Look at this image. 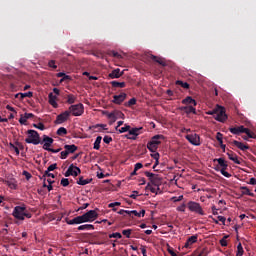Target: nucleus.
I'll return each instance as SVG.
<instances>
[{"mask_svg": "<svg viewBox=\"0 0 256 256\" xmlns=\"http://www.w3.org/2000/svg\"><path fill=\"white\" fill-rule=\"evenodd\" d=\"M232 143H233V145H235V147H237L241 151H247V149H249V146L243 144V142H239L237 140H234Z\"/></svg>", "mask_w": 256, "mask_h": 256, "instance_id": "nucleus-22", "label": "nucleus"}, {"mask_svg": "<svg viewBox=\"0 0 256 256\" xmlns=\"http://www.w3.org/2000/svg\"><path fill=\"white\" fill-rule=\"evenodd\" d=\"M218 221H220L223 225H227V218H225V216H218Z\"/></svg>", "mask_w": 256, "mask_h": 256, "instance_id": "nucleus-58", "label": "nucleus"}, {"mask_svg": "<svg viewBox=\"0 0 256 256\" xmlns=\"http://www.w3.org/2000/svg\"><path fill=\"white\" fill-rule=\"evenodd\" d=\"M74 219L76 221V225H81V223H87L85 220V216H83V215L77 216Z\"/></svg>", "mask_w": 256, "mask_h": 256, "instance_id": "nucleus-33", "label": "nucleus"}, {"mask_svg": "<svg viewBox=\"0 0 256 256\" xmlns=\"http://www.w3.org/2000/svg\"><path fill=\"white\" fill-rule=\"evenodd\" d=\"M216 139H217L219 145H222V143H223V134L221 132H218L216 134Z\"/></svg>", "mask_w": 256, "mask_h": 256, "instance_id": "nucleus-48", "label": "nucleus"}, {"mask_svg": "<svg viewBox=\"0 0 256 256\" xmlns=\"http://www.w3.org/2000/svg\"><path fill=\"white\" fill-rule=\"evenodd\" d=\"M226 171H227V168H221L220 173H221V175H223L224 177H227V179H229V177H231V174Z\"/></svg>", "mask_w": 256, "mask_h": 256, "instance_id": "nucleus-47", "label": "nucleus"}, {"mask_svg": "<svg viewBox=\"0 0 256 256\" xmlns=\"http://www.w3.org/2000/svg\"><path fill=\"white\" fill-rule=\"evenodd\" d=\"M123 235L119 232L109 234V239H122Z\"/></svg>", "mask_w": 256, "mask_h": 256, "instance_id": "nucleus-36", "label": "nucleus"}, {"mask_svg": "<svg viewBox=\"0 0 256 256\" xmlns=\"http://www.w3.org/2000/svg\"><path fill=\"white\" fill-rule=\"evenodd\" d=\"M110 85H112V87H118L119 89H125V87L127 86L125 82L118 81H111Z\"/></svg>", "mask_w": 256, "mask_h": 256, "instance_id": "nucleus-27", "label": "nucleus"}, {"mask_svg": "<svg viewBox=\"0 0 256 256\" xmlns=\"http://www.w3.org/2000/svg\"><path fill=\"white\" fill-rule=\"evenodd\" d=\"M147 149H149L151 151V153H155V151H157L158 146H156L153 142H148L147 143Z\"/></svg>", "mask_w": 256, "mask_h": 256, "instance_id": "nucleus-31", "label": "nucleus"}, {"mask_svg": "<svg viewBox=\"0 0 256 256\" xmlns=\"http://www.w3.org/2000/svg\"><path fill=\"white\" fill-rule=\"evenodd\" d=\"M197 239H198L197 235H193V236L189 237L184 245L185 249H189V247H191V245H193L194 243H197Z\"/></svg>", "mask_w": 256, "mask_h": 256, "instance_id": "nucleus-19", "label": "nucleus"}, {"mask_svg": "<svg viewBox=\"0 0 256 256\" xmlns=\"http://www.w3.org/2000/svg\"><path fill=\"white\" fill-rule=\"evenodd\" d=\"M46 177H51L52 179H55V174L51 173V171L46 170L42 176V179H44V181H47Z\"/></svg>", "mask_w": 256, "mask_h": 256, "instance_id": "nucleus-34", "label": "nucleus"}, {"mask_svg": "<svg viewBox=\"0 0 256 256\" xmlns=\"http://www.w3.org/2000/svg\"><path fill=\"white\" fill-rule=\"evenodd\" d=\"M149 57H150V59H152V61H155L159 65H162V67H165L167 65V63H165V61L161 60V58H158L157 56H155L153 54H150Z\"/></svg>", "mask_w": 256, "mask_h": 256, "instance_id": "nucleus-26", "label": "nucleus"}, {"mask_svg": "<svg viewBox=\"0 0 256 256\" xmlns=\"http://www.w3.org/2000/svg\"><path fill=\"white\" fill-rule=\"evenodd\" d=\"M68 111L70 115H73V117H81V115L85 113V106H83V103L72 104L68 108Z\"/></svg>", "mask_w": 256, "mask_h": 256, "instance_id": "nucleus-4", "label": "nucleus"}, {"mask_svg": "<svg viewBox=\"0 0 256 256\" xmlns=\"http://www.w3.org/2000/svg\"><path fill=\"white\" fill-rule=\"evenodd\" d=\"M151 157L155 160V161H157V159H159V152H153V154H151Z\"/></svg>", "mask_w": 256, "mask_h": 256, "instance_id": "nucleus-64", "label": "nucleus"}, {"mask_svg": "<svg viewBox=\"0 0 256 256\" xmlns=\"http://www.w3.org/2000/svg\"><path fill=\"white\" fill-rule=\"evenodd\" d=\"M25 97H33V92L29 91V92H26V93H20V100L23 101V99H25Z\"/></svg>", "mask_w": 256, "mask_h": 256, "instance_id": "nucleus-37", "label": "nucleus"}, {"mask_svg": "<svg viewBox=\"0 0 256 256\" xmlns=\"http://www.w3.org/2000/svg\"><path fill=\"white\" fill-rule=\"evenodd\" d=\"M161 141H165V136L158 134L152 137V139L150 140L151 143H153L154 145L158 146L161 145Z\"/></svg>", "mask_w": 256, "mask_h": 256, "instance_id": "nucleus-15", "label": "nucleus"}, {"mask_svg": "<svg viewBox=\"0 0 256 256\" xmlns=\"http://www.w3.org/2000/svg\"><path fill=\"white\" fill-rule=\"evenodd\" d=\"M63 81H71V76L65 74L63 78H61L60 83H63Z\"/></svg>", "mask_w": 256, "mask_h": 256, "instance_id": "nucleus-61", "label": "nucleus"}, {"mask_svg": "<svg viewBox=\"0 0 256 256\" xmlns=\"http://www.w3.org/2000/svg\"><path fill=\"white\" fill-rule=\"evenodd\" d=\"M67 157H69L67 150H64L60 153V159H67Z\"/></svg>", "mask_w": 256, "mask_h": 256, "instance_id": "nucleus-54", "label": "nucleus"}, {"mask_svg": "<svg viewBox=\"0 0 256 256\" xmlns=\"http://www.w3.org/2000/svg\"><path fill=\"white\" fill-rule=\"evenodd\" d=\"M22 175L26 177V181H29L33 177V175H31V173L27 172L26 170L22 172Z\"/></svg>", "mask_w": 256, "mask_h": 256, "instance_id": "nucleus-52", "label": "nucleus"}, {"mask_svg": "<svg viewBox=\"0 0 256 256\" xmlns=\"http://www.w3.org/2000/svg\"><path fill=\"white\" fill-rule=\"evenodd\" d=\"M144 175H146V177H148L151 185H154V187H157V191H159V186L161 185V179L159 178V176L157 174H153L149 171H146L144 173Z\"/></svg>", "mask_w": 256, "mask_h": 256, "instance_id": "nucleus-7", "label": "nucleus"}, {"mask_svg": "<svg viewBox=\"0 0 256 256\" xmlns=\"http://www.w3.org/2000/svg\"><path fill=\"white\" fill-rule=\"evenodd\" d=\"M186 139L191 143V145H195L196 147L201 145V137H199L198 134H188L186 135Z\"/></svg>", "mask_w": 256, "mask_h": 256, "instance_id": "nucleus-10", "label": "nucleus"}, {"mask_svg": "<svg viewBox=\"0 0 256 256\" xmlns=\"http://www.w3.org/2000/svg\"><path fill=\"white\" fill-rule=\"evenodd\" d=\"M107 117L110 119V123H115V121H117V117L115 116L114 112L108 113Z\"/></svg>", "mask_w": 256, "mask_h": 256, "instance_id": "nucleus-45", "label": "nucleus"}, {"mask_svg": "<svg viewBox=\"0 0 256 256\" xmlns=\"http://www.w3.org/2000/svg\"><path fill=\"white\" fill-rule=\"evenodd\" d=\"M180 111H183L186 115H191V113H193V115H197V109H195V106H182L180 107Z\"/></svg>", "mask_w": 256, "mask_h": 256, "instance_id": "nucleus-14", "label": "nucleus"}, {"mask_svg": "<svg viewBox=\"0 0 256 256\" xmlns=\"http://www.w3.org/2000/svg\"><path fill=\"white\" fill-rule=\"evenodd\" d=\"M137 104V99L135 98H132L130 99L127 104H126V107H132V105H136Z\"/></svg>", "mask_w": 256, "mask_h": 256, "instance_id": "nucleus-51", "label": "nucleus"}, {"mask_svg": "<svg viewBox=\"0 0 256 256\" xmlns=\"http://www.w3.org/2000/svg\"><path fill=\"white\" fill-rule=\"evenodd\" d=\"M53 138L47 136V135H44L43 136V140L41 141V143H44L43 145V149L45 151H48V149H50L49 147H51V145H53Z\"/></svg>", "mask_w": 256, "mask_h": 256, "instance_id": "nucleus-13", "label": "nucleus"}, {"mask_svg": "<svg viewBox=\"0 0 256 256\" xmlns=\"http://www.w3.org/2000/svg\"><path fill=\"white\" fill-rule=\"evenodd\" d=\"M241 195H248L249 197H255V194L248 189L247 186L240 187Z\"/></svg>", "mask_w": 256, "mask_h": 256, "instance_id": "nucleus-23", "label": "nucleus"}, {"mask_svg": "<svg viewBox=\"0 0 256 256\" xmlns=\"http://www.w3.org/2000/svg\"><path fill=\"white\" fill-rule=\"evenodd\" d=\"M230 133L233 135H241V133H245L250 139H256L255 132L251 131L249 128H245V126H236L229 128Z\"/></svg>", "mask_w": 256, "mask_h": 256, "instance_id": "nucleus-2", "label": "nucleus"}, {"mask_svg": "<svg viewBox=\"0 0 256 256\" xmlns=\"http://www.w3.org/2000/svg\"><path fill=\"white\" fill-rule=\"evenodd\" d=\"M57 135H60L61 137H63V135H67V128L65 127H60L57 130Z\"/></svg>", "mask_w": 256, "mask_h": 256, "instance_id": "nucleus-40", "label": "nucleus"}, {"mask_svg": "<svg viewBox=\"0 0 256 256\" xmlns=\"http://www.w3.org/2000/svg\"><path fill=\"white\" fill-rule=\"evenodd\" d=\"M187 208L191 213H197L198 215H205V211H203V207H201V204L195 201H189L187 203Z\"/></svg>", "mask_w": 256, "mask_h": 256, "instance_id": "nucleus-6", "label": "nucleus"}, {"mask_svg": "<svg viewBox=\"0 0 256 256\" xmlns=\"http://www.w3.org/2000/svg\"><path fill=\"white\" fill-rule=\"evenodd\" d=\"M84 216V220L86 221V223H91L93 221H95V219H97V217H99V214H97V211L95 210H90L88 212H86L85 214H83Z\"/></svg>", "mask_w": 256, "mask_h": 256, "instance_id": "nucleus-11", "label": "nucleus"}, {"mask_svg": "<svg viewBox=\"0 0 256 256\" xmlns=\"http://www.w3.org/2000/svg\"><path fill=\"white\" fill-rule=\"evenodd\" d=\"M25 123H27L26 116H21L20 119H19V124L20 125H25Z\"/></svg>", "mask_w": 256, "mask_h": 256, "instance_id": "nucleus-59", "label": "nucleus"}, {"mask_svg": "<svg viewBox=\"0 0 256 256\" xmlns=\"http://www.w3.org/2000/svg\"><path fill=\"white\" fill-rule=\"evenodd\" d=\"M13 217L15 219H18L19 221H25V217L27 219H31L33 215L27 211V207L25 206H16L12 213Z\"/></svg>", "mask_w": 256, "mask_h": 256, "instance_id": "nucleus-1", "label": "nucleus"}, {"mask_svg": "<svg viewBox=\"0 0 256 256\" xmlns=\"http://www.w3.org/2000/svg\"><path fill=\"white\" fill-rule=\"evenodd\" d=\"M113 113L116 116V120L123 119V117H125V114L119 110H115Z\"/></svg>", "mask_w": 256, "mask_h": 256, "instance_id": "nucleus-43", "label": "nucleus"}, {"mask_svg": "<svg viewBox=\"0 0 256 256\" xmlns=\"http://www.w3.org/2000/svg\"><path fill=\"white\" fill-rule=\"evenodd\" d=\"M208 115H213L214 119L220 121V123L227 121V114H225V108L223 107L209 112Z\"/></svg>", "mask_w": 256, "mask_h": 256, "instance_id": "nucleus-5", "label": "nucleus"}, {"mask_svg": "<svg viewBox=\"0 0 256 256\" xmlns=\"http://www.w3.org/2000/svg\"><path fill=\"white\" fill-rule=\"evenodd\" d=\"M187 206L185 205V204H182V205H180V206H178L177 207V211H181L182 213H185V208H186Z\"/></svg>", "mask_w": 256, "mask_h": 256, "instance_id": "nucleus-63", "label": "nucleus"}, {"mask_svg": "<svg viewBox=\"0 0 256 256\" xmlns=\"http://www.w3.org/2000/svg\"><path fill=\"white\" fill-rule=\"evenodd\" d=\"M103 141L106 143V145H109L111 141H113V138L111 136H104Z\"/></svg>", "mask_w": 256, "mask_h": 256, "instance_id": "nucleus-53", "label": "nucleus"}, {"mask_svg": "<svg viewBox=\"0 0 256 256\" xmlns=\"http://www.w3.org/2000/svg\"><path fill=\"white\" fill-rule=\"evenodd\" d=\"M66 99V103H68V105H73V103H75V101H77V96L73 95V94H67L65 96Z\"/></svg>", "mask_w": 256, "mask_h": 256, "instance_id": "nucleus-25", "label": "nucleus"}, {"mask_svg": "<svg viewBox=\"0 0 256 256\" xmlns=\"http://www.w3.org/2000/svg\"><path fill=\"white\" fill-rule=\"evenodd\" d=\"M120 205H121V202H113V203H110L108 207L112 209V211H117V208L115 207H120Z\"/></svg>", "mask_w": 256, "mask_h": 256, "instance_id": "nucleus-39", "label": "nucleus"}, {"mask_svg": "<svg viewBox=\"0 0 256 256\" xmlns=\"http://www.w3.org/2000/svg\"><path fill=\"white\" fill-rule=\"evenodd\" d=\"M27 135L28 137L25 139V143L32 145L43 144V142H41V136H39V132L35 130H28Z\"/></svg>", "mask_w": 256, "mask_h": 256, "instance_id": "nucleus-3", "label": "nucleus"}, {"mask_svg": "<svg viewBox=\"0 0 256 256\" xmlns=\"http://www.w3.org/2000/svg\"><path fill=\"white\" fill-rule=\"evenodd\" d=\"M227 239H229V235L223 236V238L220 240L221 247H227Z\"/></svg>", "mask_w": 256, "mask_h": 256, "instance_id": "nucleus-42", "label": "nucleus"}, {"mask_svg": "<svg viewBox=\"0 0 256 256\" xmlns=\"http://www.w3.org/2000/svg\"><path fill=\"white\" fill-rule=\"evenodd\" d=\"M110 55H112V57H115L116 59H121V54H119V52H115V51H111Z\"/></svg>", "mask_w": 256, "mask_h": 256, "instance_id": "nucleus-56", "label": "nucleus"}, {"mask_svg": "<svg viewBox=\"0 0 256 256\" xmlns=\"http://www.w3.org/2000/svg\"><path fill=\"white\" fill-rule=\"evenodd\" d=\"M214 161H217V163L220 165V167H222V169H227L229 167V165L223 158H217Z\"/></svg>", "mask_w": 256, "mask_h": 256, "instance_id": "nucleus-30", "label": "nucleus"}, {"mask_svg": "<svg viewBox=\"0 0 256 256\" xmlns=\"http://www.w3.org/2000/svg\"><path fill=\"white\" fill-rule=\"evenodd\" d=\"M103 140V137L101 136H97L95 142H94V146L93 149H95L96 151H99V149H101V141Z\"/></svg>", "mask_w": 256, "mask_h": 256, "instance_id": "nucleus-28", "label": "nucleus"}, {"mask_svg": "<svg viewBox=\"0 0 256 256\" xmlns=\"http://www.w3.org/2000/svg\"><path fill=\"white\" fill-rule=\"evenodd\" d=\"M55 169H57V163H54V164L50 165L47 168V171H55Z\"/></svg>", "mask_w": 256, "mask_h": 256, "instance_id": "nucleus-62", "label": "nucleus"}, {"mask_svg": "<svg viewBox=\"0 0 256 256\" xmlns=\"http://www.w3.org/2000/svg\"><path fill=\"white\" fill-rule=\"evenodd\" d=\"M226 155L228 156V159H230V161H233L234 163H236V165H241L237 154H235L233 151H228Z\"/></svg>", "mask_w": 256, "mask_h": 256, "instance_id": "nucleus-18", "label": "nucleus"}, {"mask_svg": "<svg viewBox=\"0 0 256 256\" xmlns=\"http://www.w3.org/2000/svg\"><path fill=\"white\" fill-rule=\"evenodd\" d=\"M176 85H181L183 87V89H189V87H190L189 83L183 82L181 80L176 81Z\"/></svg>", "mask_w": 256, "mask_h": 256, "instance_id": "nucleus-44", "label": "nucleus"}, {"mask_svg": "<svg viewBox=\"0 0 256 256\" xmlns=\"http://www.w3.org/2000/svg\"><path fill=\"white\" fill-rule=\"evenodd\" d=\"M131 233H133V230L126 229L122 231V235H124L127 239H131Z\"/></svg>", "mask_w": 256, "mask_h": 256, "instance_id": "nucleus-41", "label": "nucleus"}, {"mask_svg": "<svg viewBox=\"0 0 256 256\" xmlns=\"http://www.w3.org/2000/svg\"><path fill=\"white\" fill-rule=\"evenodd\" d=\"M48 101L54 107V109H57L59 107V104H57V96L53 94V92H50L48 94Z\"/></svg>", "mask_w": 256, "mask_h": 256, "instance_id": "nucleus-17", "label": "nucleus"}, {"mask_svg": "<svg viewBox=\"0 0 256 256\" xmlns=\"http://www.w3.org/2000/svg\"><path fill=\"white\" fill-rule=\"evenodd\" d=\"M91 181H93V179H84L83 176H80L77 181V185H89Z\"/></svg>", "mask_w": 256, "mask_h": 256, "instance_id": "nucleus-29", "label": "nucleus"}, {"mask_svg": "<svg viewBox=\"0 0 256 256\" xmlns=\"http://www.w3.org/2000/svg\"><path fill=\"white\" fill-rule=\"evenodd\" d=\"M93 229H95L93 224H84L78 227V231H93Z\"/></svg>", "mask_w": 256, "mask_h": 256, "instance_id": "nucleus-24", "label": "nucleus"}, {"mask_svg": "<svg viewBox=\"0 0 256 256\" xmlns=\"http://www.w3.org/2000/svg\"><path fill=\"white\" fill-rule=\"evenodd\" d=\"M73 169H75V165L71 164L67 171L65 172L64 176L65 177H71V175L73 176Z\"/></svg>", "mask_w": 256, "mask_h": 256, "instance_id": "nucleus-32", "label": "nucleus"}, {"mask_svg": "<svg viewBox=\"0 0 256 256\" xmlns=\"http://www.w3.org/2000/svg\"><path fill=\"white\" fill-rule=\"evenodd\" d=\"M64 149L66 150L68 155H70L72 153H75V151H77L78 147L75 144H72V145L66 144V145H64Z\"/></svg>", "mask_w": 256, "mask_h": 256, "instance_id": "nucleus-21", "label": "nucleus"}, {"mask_svg": "<svg viewBox=\"0 0 256 256\" xmlns=\"http://www.w3.org/2000/svg\"><path fill=\"white\" fill-rule=\"evenodd\" d=\"M48 66L51 67L52 69H57V65L55 64V60H50L48 62Z\"/></svg>", "mask_w": 256, "mask_h": 256, "instance_id": "nucleus-57", "label": "nucleus"}, {"mask_svg": "<svg viewBox=\"0 0 256 256\" xmlns=\"http://www.w3.org/2000/svg\"><path fill=\"white\" fill-rule=\"evenodd\" d=\"M125 99H127V94L122 92L119 95L113 96L112 103H115V105H121V103H123V101H125Z\"/></svg>", "mask_w": 256, "mask_h": 256, "instance_id": "nucleus-12", "label": "nucleus"}, {"mask_svg": "<svg viewBox=\"0 0 256 256\" xmlns=\"http://www.w3.org/2000/svg\"><path fill=\"white\" fill-rule=\"evenodd\" d=\"M69 117H71V112H69L68 110L62 112L56 117V125H61L62 123H65V121H67Z\"/></svg>", "mask_w": 256, "mask_h": 256, "instance_id": "nucleus-9", "label": "nucleus"}, {"mask_svg": "<svg viewBox=\"0 0 256 256\" xmlns=\"http://www.w3.org/2000/svg\"><path fill=\"white\" fill-rule=\"evenodd\" d=\"M183 105H193V107H197V101L193 99L191 96L186 97L182 100Z\"/></svg>", "mask_w": 256, "mask_h": 256, "instance_id": "nucleus-20", "label": "nucleus"}, {"mask_svg": "<svg viewBox=\"0 0 256 256\" xmlns=\"http://www.w3.org/2000/svg\"><path fill=\"white\" fill-rule=\"evenodd\" d=\"M119 133H129V131H131V126L125 124L124 127H121L120 129H118Z\"/></svg>", "mask_w": 256, "mask_h": 256, "instance_id": "nucleus-35", "label": "nucleus"}, {"mask_svg": "<svg viewBox=\"0 0 256 256\" xmlns=\"http://www.w3.org/2000/svg\"><path fill=\"white\" fill-rule=\"evenodd\" d=\"M60 184L62 185V187H69V179L62 178Z\"/></svg>", "mask_w": 256, "mask_h": 256, "instance_id": "nucleus-49", "label": "nucleus"}, {"mask_svg": "<svg viewBox=\"0 0 256 256\" xmlns=\"http://www.w3.org/2000/svg\"><path fill=\"white\" fill-rule=\"evenodd\" d=\"M94 129H104L107 130V126L106 124H96L95 126H93Z\"/></svg>", "mask_w": 256, "mask_h": 256, "instance_id": "nucleus-55", "label": "nucleus"}, {"mask_svg": "<svg viewBox=\"0 0 256 256\" xmlns=\"http://www.w3.org/2000/svg\"><path fill=\"white\" fill-rule=\"evenodd\" d=\"M200 256H207L209 255V251L207 250V248H203L201 250V252L199 253Z\"/></svg>", "mask_w": 256, "mask_h": 256, "instance_id": "nucleus-60", "label": "nucleus"}, {"mask_svg": "<svg viewBox=\"0 0 256 256\" xmlns=\"http://www.w3.org/2000/svg\"><path fill=\"white\" fill-rule=\"evenodd\" d=\"M143 127L139 128H130L129 133L125 135L126 139H130L131 141H135L138 135H141V130Z\"/></svg>", "mask_w": 256, "mask_h": 256, "instance_id": "nucleus-8", "label": "nucleus"}, {"mask_svg": "<svg viewBox=\"0 0 256 256\" xmlns=\"http://www.w3.org/2000/svg\"><path fill=\"white\" fill-rule=\"evenodd\" d=\"M108 77L110 79H119V77H123V72H121V69L116 68L108 74Z\"/></svg>", "mask_w": 256, "mask_h": 256, "instance_id": "nucleus-16", "label": "nucleus"}, {"mask_svg": "<svg viewBox=\"0 0 256 256\" xmlns=\"http://www.w3.org/2000/svg\"><path fill=\"white\" fill-rule=\"evenodd\" d=\"M78 175H81V169L77 166H74V169H72V176L77 177Z\"/></svg>", "mask_w": 256, "mask_h": 256, "instance_id": "nucleus-38", "label": "nucleus"}, {"mask_svg": "<svg viewBox=\"0 0 256 256\" xmlns=\"http://www.w3.org/2000/svg\"><path fill=\"white\" fill-rule=\"evenodd\" d=\"M9 146H10V149H13V151H15L16 155L20 154L19 147L15 146V144L10 143Z\"/></svg>", "mask_w": 256, "mask_h": 256, "instance_id": "nucleus-50", "label": "nucleus"}, {"mask_svg": "<svg viewBox=\"0 0 256 256\" xmlns=\"http://www.w3.org/2000/svg\"><path fill=\"white\" fill-rule=\"evenodd\" d=\"M33 127H35V129H39L40 131H45V124L39 122L38 124H33Z\"/></svg>", "mask_w": 256, "mask_h": 256, "instance_id": "nucleus-46", "label": "nucleus"}]
</instances>
